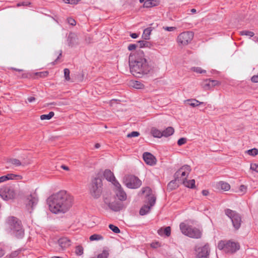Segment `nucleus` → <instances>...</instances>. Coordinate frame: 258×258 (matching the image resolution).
<instances>
[{
  "mask_svg": "<svg viewBox=\"0 0 258 258\" xmlns=\"http://www.w3.org/2000/svg\"><path fill=\"white\" fill-rule=\"evenodd\" d=\"M194 37V33L190 31L181 33L177 38V42L179 45L184 46L189 44Z\"/></svg>",
  "mask_w": 258,
  "mask_h": 258,
  "instance_id": "nucleus-11",
  "label": "nucleus"
},
{
  "mask_svg": "<svg viewBox=\"0 0 258 258\" xmlns=\"http://www.w3.org/2000/svg\"><path fill=\"white\" fill-rule=\"evenodd\" d=\"M128 62L131 73L136 77L142 78L154 71V63L146 58L142 50L131 53Z\"/></svg>",
  "mask_w": 258,
  "mask_h": 258,
  "instance_id": "nucleus-1",
  "label": "nucleus"
},
{
  "mask_svg": "<svg viewBox=\"0 0 258 258\" xmlns=\"http://www.w3.org/2000/svg\"><path fill=\"white\" fill-rule=\"evenodd\" d=\"M131 86L137 89H141L144 88V85L139 81H133L130 83Z\"/></svg>",
  "mask_w": 258,
  "mask_h": 258,
  "instance_id": "nucleus-28",
  "label": "nucleus"
},
{
  "mask_svg": "<svg viewBox=\"0 0 258 258\" xmlns=\"http://www.w3.org/2000/svg\"><path fill=\"white\" fill-rule=\"evenodd\" d=\"M109 255V252L107 250H104L102 253L99 254L97 257L94 256L91 258H107Z\"/></svg>",
  "mask_w": 258,
  "mask_h": 258,
  "instance_id": "nucleus-34",
  "label": "nucleus"
},
{
  "mask_svg": "<svg viewBox=\"0 0 258 258\" xmlns=\"http://www.w3.org/2000/svg\"><path fill=\"white\" fill-rule=\"evenodd\" d=\"M7 224L10 229L11 235L17 238H22L24 235V230L23 228L20 220L14 217H9Z\"/></svg>",
  "mask_w": 258,
  "mask_h": 258,
  "instance_id": "nucleus-3",
  "label": "nucleus"
},
{
  "mask_svg": "<svg viewBox=\"0 0 258 258\" xmlns=\"http://www.w3.org/2000/svg\"><path fill=\"white\" fill-rule=\"evenodd\" d=\"M152 246L154 247V248H156L158 246V243H152L151 244Z\"/></svg>",
  "mask_w": 258,
  "mask_h": 258,
  "instance_id": "nucleus-60",
  "label": "nucleus"
},
{
  "mask_svg": "<svg viewBox=\"0 0 258 258\" xmlns=\"http://www.w3.org/2000/svg\"><path fill=\"white\" fill-rule=\"evenodd\" d=\"M138 43L141 48H142L144 47H147L148 45V42H147L146 40L139 41Z\"/></svg>",
  "mask_w": 258,
  "mask_h": 258,
  "instance_id": "nucleus-43",
  "label": "nucleus"
},
{
  "mask_svg": "<svg viewBox=\"0 0 258 258\" xmlns=\"http://www.w3.org/2000/svg\"><path fill=\"white\" fill-rule=\"evenodd\" d=\"M186 138H181L180 139H179L178 141H177V144L179 146H181L184 144L186 143Z\"/></svg>",
  "mask_w": 258,
  "mask_h": 258,
  "instance_id": "nucleus-47",
  "label": "nucleus"
},
{
  "mask_svg": "<svg viewBox=\"0 0 258 258\" xmlns=\"http://www.w3.org/2000/svg\"><path fill=\"white\" fill-rule=\"evenodd\" d=\"M21 250L18 249L13 251L9 255V258H14L17 257L20 253Z\"/></svg>",
  "mask_w": 258,
  "mask_h": 258,
  "instance_id": "nucleus-44",
  "label": "nucleus"
},
{
  "mask_svg": "<svg viewBox=\"0 0 258 258\" xmlns=\"http://www.w3.org/2000/svg\"><path fill=\"white\" fill-rule=\"evenodd\" d=\"M240 34L242 36H247L249 37H253L254 35V33L253 32L248 30L241 31L240 32Z\"/></svg>",
  "mask_w": 258,
  "mask_h": 258,
  "instance_id": "nucleus-33",
  "label": "nucleus"
},
{
  "mask_svg": "<svg viewBox=\"0 0 258 258\" xmlns=\"http://www.w3.org/2000/svg\"><path fill=\"white\" fill-rule=\"evenodd\" d=\"M4 254V251L3 249L0 248V257L3 256Z\"/></svg>",
  "mask_w": 258,
  "mask_h": 258,
  "instance_id": "nucleus-59",
  "label": "nucleus"
},
{
  "mask_svg": "<svg viewBox=\"0 0 258 258\" xmlns=\"http://www.w3.org/2000/svg\"><path fill=\"white\" fill-rule=\"evenodd\" d=\"M190 171V167L187 165H185L176 171L174 175L175 178H176L178 181H181V182H182L183 180H186Z\"/></svg>",
  "mask_w": 258,
  "mask_h": 258,
  "instance_id": "nucleus-13",
  "label": "nucleus"
},
{
  "mask_svg": "<svg viewBox=\"0 0 258 258\" xmlns=\"http://www.w3.org/2000/svg\"><path fill=\"white\" fill-rule=\"evenodd\" d=\"M174 132V130L172 127H167L165 130L162 132L163 137H168L171 136Z\"/></svg>",
  "mask_w": 258,
  "mask_h": 258,
  "instance_id": "nucleus-27",
  "label": "nucleus"
},
{
  "mask_svg": "<svg viewBox=\"0 0 258 258\" xmlns=\"http://www.w3.org/2000/svg\"><path fill=\"white\" fill-rule=\"evenodd\" d=\"M177 179L171 181L167 185V190L169 191L176 189L178 186V184L177 183Z\"/></svg>",
  "mask_w": 258,
  "mask_h": 258,
  "instance_id": "nucleus-24",
  "label": "nucleus"
},
{
  "mask_svg": "<svg viewBox=\"0 0 258 258\" xmlns=\"http://www.w3.org/2000/svg\"><path fill=\"white\" fill-rule=\"evenodd\" d=\"M139 135H140V133L138 132L134 131L128 134H127V138L136 137H138Z\"/></svg>",
  "mask_w": 258,
  "mask_h": 258,
  "instance_id": "nucleus-46",
  "label": "nucleus"
},
{
  "mask_svg": "<svg viewBox=\"0 0 258 258\" xmlns=\"http://www.w3.org/2000/svg\"><path fill=\"white\" fill-rule=\"evenodd\" d=\"M143 157L144 161L148 165L153 166L156 163V158L150 153L145 152L143 155Z\"/></svg>",
  "mask_w": 258,
  "mask_h": 258,
  "instance_id": "nucleus-17",
  "label": "nucleus"
},
{
  "mask_svg": "<svg viewBox=\"0 0 258 258\" xmlns=\"http://www.w3.org/2000/svg\"><path fill=\"white\" fill-rule=\"evenodd\" d=\"M36 98L34 97H29L27 98V100L29 102L31 103L35 101Z\"/></svg>",
  "mask_w": 258,
  "mask_h": 258,
  "instance_id": "nucleus-55",
  "label": "nucleus"
},
{
  "mask_svg": "<svg viewBox=\"0 0 258 258\" xmlns=\"http://www.w3.org/2000/svg\"><path fill=\"white\" fill-rule=\"evenodd\" d=\"M8 177V180L11 179H22V176L20 175H17L14 174H8L7 175Z\"/></svg>",
  "mask_w": 258,
  "mask_h": 258,
  "instance_id": "nucleus-37",
  "label": "nucleus"
},
{
  "mask_svg": "<svg viewBox=\"0 0 258 258\" xmlns=\"http://www.w3.org/2000/svg\"><path fill=\"white\" fill-rule=\"evenodd\" d=\"M158 233L160 235H163L164 234L167 236H169L171 233V228L169 226L166 227L165 228H160L158 230Z\"/></svg>",
  "mask_w": 258,
  "mask_h": 258,
  "instance_id": "nucleus-26",
  "label": "nucleus"
},
{
  "mask_svg": "<svg viewBox=\"0 0 258 258\" xmlns=\"http://www.w3.org/2000/svg\"><path fill=\"white\" fill-rule=\"evenodd\" d=\"M0 196L6 201L13 200L16 197L14 189L10 186H4L0 189Z\"/></svg>",
  "mask_w": 258,
  "mask_h": 258,
  "instance_id": "nucleus-12",
  "label": "nucleus"
},
{
  "mask_svg": "<svg viewBox=\"0 0 258 258\" xmlns=\"http://www.w3.org/2000/svg\"><path fill=\"white\" fill-rule=\"evenodd\" d=\"M130 36L134 39L137 38L138 37V35L137 33H132Z\"/></svg>",
  "mask_w": 258,
  "mask_h": 258,
  "instance_id": "nucleus-56",
  "label": "nucleus"
},
{
  "mask_svg": "<svg viewBox=\"0 0 258 258\" xmlns=\"http://www.w3.org/2000/svg\"><path fill=\"white\" fill-rule=\"evenodd\" d=\"M163 29L168 31H172L175 30L176 28L174 27H163Z\"/></svg>",
  "mask_w": 258,
  "mask_h": 258,
  "instance_id": "nucleus-51",
  "label": "nucleus"
},
{
  "mask_svg": "<svg viewBox=\"0 0 258 258\" xmlns=\"http://www.w3.org/2000/svg\"><path fill=\"white\" fill-rule=\"evenodd\" d=\"M202 85L205 90H209L212 87L219 85L220 82L217 80L206 79L203 81Z\"/></svg>",
  "mask_w": 258,
  "mask_h": 258,
  "instance_id": "nucleus-18",
  "label": "nucleus"
},
{
  "mask_svg": "<svg viewBox=\"0 0 258 258\" xmlns=\"http://www.w3.org/2000/svg\"><path fill=\"white\" fill-rule=\"evenodd\" d=\"M218 248L227 253H233L239 249L240 245L238 242L231 240H221L218 244Z\"/></svg>",
  "mask_w": 258,
  "mask_h": 258,
  "instance_id": "nucleus-5",
  "label": "nucleus"
},
{
  "mask_svg": "<svg viewBox=\"0 0 258 258\" xmlns=\"http://www.w3.org/2000/svg\"><path fill=\"white\" fill-rule=\"evenodd\" d=\"M50 211L54 214L64 213L72 206L73 198L64 190L50 196L47 200Z\"/></svg>",
  "mask_w": 258,
  "mask_h": 258,
  "instance_id": "nucleus-2",
  "label": "nucleus"
},
{
  "mask_svg": "<svg viewBox=\"0 0 258 258\" xmlns=\"http://www.w3.org/2000/svg\"><path fill=\"white\" fill-rule=\"evenodd\" d=\"M142 192L148 197V204L149 205H145L140 211L141 215H145L149 212L151 208L153 207L156 202V197L152 193V189L149 187H146L142 188Z\"/></svg>",
  "mask_w": 258,
  "mask_h": 258,
  "instance_id": "nucleus-4",
  "label": "nucleus"
},
{
  "mask_svg": "<svg viewBox=\"0 0 258 258\" xmlns=\"http://www.w3.org/2000/svg\"><path fill=\"white\" fill-rule=\"evenodd\" d=\"M123 182L130 188H137L141 184V181L134 175H126L123 178Z\"/></svg>",
  "mask_w": 258,
  "mask_h": 258,
  "instance_id": "nucleus-9",
  "label": "nucleus"
},
{
  "mask_svg": "<svg viewBox=\"0 0 258 258\" xmlns=\"http://www.w3.org/2000/svg\"><path fill=\"white\" fill-rule=\"evenodd\" d=\"M151 133L155 138H160L163 137L162 132L155 127H152L151 128Z\"/></svg>",
  "mask_w": 258,
  "mask_h": 258,
  "instance_id": "nucleus-25",
  "label": "nucleus"
},
{
  "mask_svg": "<svg viewBox=\"0 0 258 258\" xmlns=\"http://www.w3.org/2000/svg\"><path fill=\"white\" fill-rule=\"evenodd\" d=\"M83 253V248L81 246H78L76 248V254L81 255Z\"/></svg>",
  "mask_w": 258,
  "mask_h": 258,
  "instance_id": "nucleus-42",
  "label": "nucleus"
},
{
  "mask_svg": "<svg viewBox=\"0 0 258 258\" xmlns=\"http://www.w3.org/2000/svg\"><path fill=\"white\" fill-rule=\"evenodd\" d=\"M209 246L208 244H205L203 246L196 247V258H209Z\"/></svg>",
  "mask_w": 258,
  "mask_h": 258,
  "instance_id": "nucleus-14",
  "label": "nucleus"
},
{
  "mask_svg": "<svg viewBox=\"0 0 258 258\" xmlns=\"http://www.w3.org/2000/svg\"><path fill=\"white\" fill-rule=\"evenodd\" d=\"M152 31V29L151 28H147L144 30L143 34V38L145 40H148L150 38V35L151 34V32Z\"/></svg>",
  "mask_w": 258,
  "mask_h": 258,
  "instance_id": "nucleus-30",
  "label": "nucleus"
},
{
  "mask_svg": "<svg viewBox=\"0 0 258 258\" xmlns=\"http://www.w3.org/2000/svg\"><path fill=\"white\" fill-rule=\"evenodd\" d=\"M138 45L135 44H130L128 46V49L130 51L135 50L137 47Z\"/></svg>",
  "mask_w": 258,
  "mask_h": 258,
  "instance_id": "nucleus-49",
  "label": "nucleus"
},
{
  "mask_svg": "<svg viewBox=\"0 0 258 258\" xmlns=\"http://www.w3.org/2000/svg\"><path fill=\"white\" fill-rule=\"evenodd\" d=\"M68 44L70 46L73 47L79 44L77 36L73 33L69 34L68 38Z\"/></svg>",
  "mask_w": 258,
  "mask_h": 258,
  "instance_id": "nucleus-20",
  "label": "nucleus"
},
{
  "mask_svg": "<svg viewBox=\"0 0 258 258\" xmlns=\"http://www.w3.org/2000/svg\"><path fill=\"white\" fill-rule=\"evenodd\" d=\"M202 194L204 196H207L209 194V191L207 190H203L202 191Z\"/></svg>",
  "mask_w": 258,
  "mask_h": 258,
  "instance_id": "nucleus-58",
  "label": "nucleus"
},
{
  "mask_svg": "<svg viewBox=\"0 0 258 258\" xmlns=\"http://www.w3.org/2000/svg\"><path fill=\"white\" fill-rule=\"evenodd\" d=\"M250 170L258 173V164L251 163L250 166Z\"/></svg>",
  "mask_w": 258,
  "mask_h": 258,
  "instance_id": "nucleus-45",
  "label": "nucleus"
},
{
  "mask_svg": "<svg viewBox=\"0 0 258 258\" xmlns=\"http://www.w3.org/2000/svg\"><path fill=\"white\" fill-rule=\"evenodd\" d=\"M226 215L231 220L233 226L236 230L238 229L241 225V218L235 211L230 209L225 210Z\"/></svg>",
  "mask_w": 258,
  "mask_h": 258,
  "instance_id": "nucleus-8",
  "label": "nucleus"
},
{
  "mask_svg": "<svg viewBox=\"0 0 258 258\" xmlns=\"http://www.w3.org/2000/svg\"><path fill=\"white\" fill-rule=\"evenodd\" d=\"M50 258H63L62 257H61V256H52Z\"/></svg>",
  "mask_w": 258,
  "mask_h": 258,
  "instance_id": "nucleus-64",
  "label": "nucleus"
},
{
  "mask_svg": "<svg viewBox=\"0 0 258 258\" xmlns=\"http://www.w3.org/2000/svg\"><path fill=\"white\" fill-rule=\"evenodd\" d=\"M67 4H75L78 2V0H63Z\"/></svg>",
  "mask_w": 258,
  "mask_h": 258,
  "instance_id": "nucleus-54",
  "label": "nucleus"
},
{
  "mask_svg": "<svg viewBox=\"0 0 258 258\" xmlns=\"http://www.w3.org/2000/svg\"><path fill=\"white\" fill-rule=\"evenodd\" d=\"M217 188L224 191H228L230 188V185L227 182L220 181L217 184Z\"/></svg>",
  "mask_w": 258,
  "mask_h": 258,
  "instance_id": "nucleus-22",
  "label": "nucleus"
},
{
  "mask_svg": "<svg viewBox=\"0 0 258 258\" xmlns=\"http://www.w3.org/2000/svg\"><path fill=\"white\" fill-rule=\"evenodd\" d=\"M182 183L186 187L193 188L195 186V180L194 179H191L189 180H183V181L182 182Z\"/></svg>",
  "mask_w": 258,
  "mask_h": 258,
  "instance_id": "nucleus-29",
  "label": "nucleus"
},
{
  "mask_svg": "<svg viewBox=\"0 0 258 258\" xmlns=\"http://www.w3.org/2000/svg\"><path fill=\"white\" fill-rule=\"evenodd\" d=\"M239 190L242 194H243L246 190V187L244 185H241L239 187Z\"/></svg>",
  "mask_w": 258,
  "mask_h": 258,
  "instance_id": "nucleus-50",
  "label": "nucleus"
},
{
  "mask_svg": "<svg viewBox=\"0 0 258 258\" xmlns=\"http://www.w3.org/2000/svg\"><path fill=\"white\" fill-rule=\"evenodd\" d=\"M61 54H62V52H61V51H60V52L59 53V55L58 56V57H57L56 60L54 62H52V64L53 65L55 64V62L57 61V59H58L59 58L60 56H61Z\"/></svg>",
  "mask_w": 258,
  "mask_h": 258,
  "instance_id": "nucleus-57",
  "label": "nucleus"
},
{
  "mask_svg": "<svg viewBox=\"0 0 258 258\" xmlns=\"http://www.w3.org/2000/svg\"><path fill=\"white\" fill-rule=\"evenodd\" d=\"M104 202L107 207L114 211H118L121 209L120 203L115 201V198L110 195L104 196Z\"/></svg>",
  "mask_w": 258,
  "mask_h": 258,
  "instance_id": "nucleus-10",
  "label": "nucleus"
},
{
  "mask_svg": "<svg viewBox=\"0 0 258 258\" xmlns=\"http://www.w3.org/2000/svg\"><path fill=\"white\" fill-rule=\"evenodd\" d=\"M68 22L69 24H70L72 26H75L76 25V21L72 18H69L68 19Z\"/></svg>",
  "mask_w": 258,
  "mask_h": 258,
  "instance_id": "nucleus-48",
  "label": "nucleus"
},
{
  "mask_svg": "<svg viewBox=\"0 0 258 258\" xmlns=\"http://www.w3.org/2000/svg\"><path fill=\"white\" fill-rule=\"evenodd\" d=\"M63 72H64V77L65 80L67 81H70L71 78L70 77V72L69 69H67V68L64 69L63 70Z\"/></svg>",
  "mask_w": 258,
  "mask_h": 258,
  "instance_id": "nucleus-39",
  "label": "nucleus"
},
{
  "mask_svg": "<svg viewBox=\"0 0 258 258\" xmlns=\"http://www.w3.org/2000/svg\"><path fill=\"white\" fill-rule=\"evenodd\" d=\"M58 244L60 248L64 250L71 245V242L67 237H61L58 240Z\"/></svg>",
  "mask_w": 258,
  "mask_h": 258,
  "instance_id": "nucleus-19",
  "label": "nucleus"
},
{
  "mask_svg": "<svg viewBox=\"0 0 258 258\" xmlns=\"http://www.w3.org/2000/svg\"><path fill=\"white\" fill-rule=\"evenodd\" d=\"M7 180H8V177L7 176V175L0 177V183L3 182Z\"/></svg>",
  "mask_w": 258,
  "mask_h": 258,
  "instance_id": "nucleus-53",
  "label": "nucleus"
},
{
  "mask_svg": "<svg viewBox=\"0 0 258 258\" xmlns=\"http://www.w3.org/2000/svg\"><path fill=\"white\" fill-rule=\"evenodd\" d=\"M54 115V113L52 111L50 112L48 114H42L40 116L41 120H49L51 119Z\"/></svg>",
  "mask_w": 258,
  "mask_h": 258,
  "instance_id": "nucleus-31",
  "label": "nucleus"
},
{
  "mask_svg": "<svg viewBox=\"0 0 258 258\" xmlns=\"http://www.w3.org/2000/svg\"><path fill=\"white\" fill-rule=\"evenodd\" d=\"M179 227L181 232L187 236L194 238H199L201 236V232L197 228H192L184 223H180Z\"/></svg>",
  "mask_w": 258,
  "mask_h": 258,
  "instance_id": "nucleus-6",
  "label": "nucleus"
},
{
  "mask_svg": "<svg viewBox=\"0 0 258 258\" xmlns=\"http://www.w3.org/2000/svg\"><path fill=\"white\" fill-rule=\"evenodd\" d=\"M185 103L188 104L189 105L193 107L198 106L199 105L203 103V102H200L195 99L186 100L185 101Z\"/></svg>",
  "mask_w": 258,
  "mask_h": 258,
  "instance_id": "nucleus-23",
  "label": "nucleus"
},
{
  "mask_svg": "<svg viewBox=\"0 0 258 258\" xmlns=\"http://www.w3.org/2000/svg\"><path fill=\"white\" fill-rule=\"evenodd\" d=\"M156 4L155 2L151 0H147L144 2V7L145 8H151L155 6Z\"/></svg>",
  "mask_w": 258,
  "mask_h": 258,
  "instance_id": "nucleus-36",
  "label": "nucleus"
},
{
  "mask_svg": "<svg viewBox=\"0 0 258 258\" xmlns=\"http://www.w3.org/2000/svg\"><path fill=\"white\" fill-rule=\"evenodd\" d=\"M102 181L100 178H95L92 179L90 184L89 190L91 195L94 198H98L102 192Z\"/></svg>",
  "mask_w": 258,
  "mask_h": 258,
  "instance_id": "nucleus-7",
  "label": "nucleus"
},
{
  "mask_svg": "<svg viewBox=\"0 0 258 258\" xmlns=\"http://www.w3.org/2000/svg\"><path fill=\"white\" fill-rule=\"evenodd\" d=\"M103 239V236L101 235L94 234L90 236L89 237V239L90 241H94V240H100Z\"/></svg>",
  "mask_w": 258,
  "mask_h": 258,
  "instance_id": "nucleus-32",
  "label": "nucleus"
},
{
  "mask_svg": "<svg viewBox=\"0 0 258 258\" xmlns=\"http://www.w3.org/2000/svg\"><path fill=\"white\" fill-rule=\"evenodd\" d=\"M100 147V144H98V143L96 144H95V147L96 148H97H97H99Z\"/></svg>",
  "mask_w": 258,
  "mask_h": 258,
  "instance_id": "nucleus-62",
  "label": "nucleus"
},
{
  "mask_svg": "<svg viewBox=\"0 0 258 258\" xmlns=\"http://www.w3.org/2000/svg\"><path fill=\"white\" fill-rule=\"evenodd\" d=\"M109 228L114 233H119L120 232L119 229L116 226L113 224H110L109 225Z\"/></svg>",
  "mask_w": 258,
  "mask_h": 258,
  "instance_id": "nucleus-41",
  "label": "nucleus"
},
{
  "mask_svg": "<svg viewBox=\"0 0 258 258\" xmlns=\"http://www.w3.org/2000/svg\"><path fill=\"white\" fill-rule=\"evenodd\" d=\"M251 81L253 83H257L258 82V75L253 76L251 78Z\"/></svg>",
  "mask_w": 258,
  "mask_h": 258,
  "instance_id": "nucleus-52",
  "label": "nucleus"
},
{
  "mask_svg": "<svg viewBox=\"0 0 258 258\" xmlns=\"http://www.w3.org/2000/svg\"><path fill=\"white\" fill-rule=\"evenodd\" d=\"M245 153L250 156H255L258 154V150L256 148H253L246 151Z\"/></svg>",
  "mask_w": 258,
  "mask_h": 258,
  "instance_id": "nucleus-35",
  "label": "nucleus"
},
{
  "mask_svg": "<svg viewBox=\"0 0 258 258\" xmlns=\"http://www.w3.org/2000/svg\"><path fill=\"white\" fill-rule=\"evenodd\" d=\"M38 199L33 195H30L27 199L26 207L28 210L31 213L36 204H37Z\"/></svg>",
  "mask_w": 258,
  "mask_h": 258,
  "instance_id": "nucleus-16",
  "label": "nucleus"
},
{
  "mask_svg": "<svg viewBox=\"0 0 258 258\" xmlns=\"http://www.w3.org/2000/svg\"><path fill=\"white\" fill-rule=\"evenodd\" d=\"M61 168L66 170H69V167L64 165H62Z\"/></svg>",
  "mask_w": 258,
  "mask_h": 258,
  "instance_id": "nucleus-61",
  "label": "nucleus"
},
{
  "mask_svg": "<svg viewBox=\"0 0 258 258\" xmlns=\"http://www.w3.org/2000/svg\"><path fill=\"white\" fill-rule=\"evenodd\" d=\"M104 177L109 181L111 182L113 185L115 184V182H118L114 176L113 173L108 169H106L104 172Z\"/></svg>",
  "mask_w": 258,
  "mask_h": 258,
  "instance_id": "nucleus-21",
  "label": "nucleus"
},
{
  "mask_svg": "<svg viewBox=\"0 0 258 258\" xmlns=\"http://www.w3.org/2000/svg\"><path fill=\"white\" fill-rule=\"evenodd\" d=\"M115 187V191L116 196L120 201H124L126 199V195L123 189L121 188L120 184L118 182H115L114 185Z\"/></svg>",
  "mask_w": 258,
  "mask_h": 258,
  "instance_id": "nucleus-15",
  "label": "nucleus"
},
{
  "mask_svg": "<svg viewBox=\"0 0 258 258\" xmlns=\"http://www.w3.org/2000/svg\"><path fill=\"white\" fill-rule=\"evenodd\" d=\"M191 70L195 72H196V73H199V74L205 73L206 72V70H203L200 67H193L191 68Z\"/></svg>",
  "mask_w": 258,
  "mask_h": 258,
  "instance_id": "nucleus-38",
  "label": "nucleus"
},
{
  "mask_svg": "<svg viewBox=\"0 0 258 258\" xmlns=\"http://www.w3.org/2000/svg\"><path fill=\"white\" fill-rule=\"evenodd\" d=\"M253 40L255 41V42H258V37H253Z\"/></svg>",
  "mask_w": 258,
  "mask_h": 258,
  "instance_id": "nucleus-63",
  "label": "nucleus"
},
{
  "mask_svg": "<svg viewBox=\"0 0 258 258\" xmlns=\"http://www.w3.org/2000/svg\"><path fill=\"white\" fill-rule=\"evenodd\" d=\"M10 162L16 166H19L22 165L20 161L17 159H11L10 160Z\"/></svg>",
  "mask_w": 258,
  "mask_h": 258,
  "instance_id": "nucleus-40",
  "label": "nucleus"
}]
</instances>
